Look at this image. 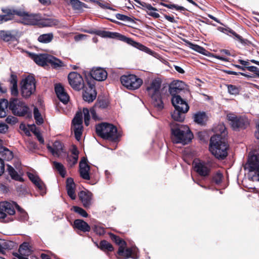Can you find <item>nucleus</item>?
Instances as JSON below:
<instances>
[{"label": "nucleus", "mask_w": 259, "mask_h": 259, "mask_svg": "<svg viewBox=\"0 0 259 259\" xmlns=\"http://www.w3.org/2000/svg\"><path fill=\"white\" fill-rule=\"evenodd\" d=\"M170 129L171 140L174 143L185 145L190 142L193 137L187 125L172 122L170 123Z\"/></svg>", "instance_id": "1"}, {"label": "nucleus", "mask_w": 259, "mask_h": 259, "mask_svg": "<svg viewBox=\"0 0 259 259\" xmlns=\"http://www.w3.org/2000/svg\"><path fill=\"white\" fill-rule=\"evenodd\" d=\"M161 84L160 79L157 78L152 79L147 84L146 87L148 95L152 99L153 105L158 110H161L163 108L161 99Z\"/></svg>", "instance_id": "2"}, {"label": "nucleus", "mask_w": 259, "mask_h": 259, "mask_svg": "<svg viewBox=\"0 0 259 259\" xmlns=\"http://www.w3.org/2000/svg\"><path fill=\"white\" fill-rule=\"evenodd\" d=\"M228 145L224 138L212 136L210 140L209 150L218 159H224L228 155Z\"/></svg>", "instance_id": "3"}, {"label": "nucleus", "mask_w": 259, "mask_h": 259, "mask_svg": "<svg viewBox=\"0 0 259 259\" xmlns=\"http://www.w3.org/2000/svg\"><path fill=\"white\" fill-rule=\"evenodd\" d=\"M244 167L249 172V176L252 181L259 182V154L258 153H249L247 162Z\"/></svg>", "instance_id": "4"}, {"label": "nucleus", "mask_w": 259, "mask_h": 259, "mask_svg": "<svg viewBox=\"0 0 259 259\" xmlns=\"http://www.w3.org/2000/svg\"><path fill=\"white\" fill-rule=\"evenodd\" d=\"M109 235L112 240L119 245L118 251V254L119 256H122L124 258L132 257L134 259H137L138 258L137 255L138 250L137 248H127L125 250L126 243L124 240L111 233H109Z\"/></svg>", "instance_id": "5"}, {"label": "nucleus", "mask_w": 259, "mask_h": 259, "mask_svg": "<svg viewBox=\"0 0 259 259\" xmlns=\"http://www.w3.org/2000/svg\"><path fill=\"white\" fill-rule=\"evenodd\" d=\"M9 109L14 115L19 116H23L30 113L29 109L26 104L16 98H12L10 99Z\"/></svg>", "instance_id": "6"}, {"label": "nucleus", "mask_w": 259, "mask_h": 259, "mask_svg": "<svg viewBox=\"0 0 259 259\" xmlns=\"http://www.w3.org/2000/svg\"><path fill=\"white\" fill-rule=\"evenodd\" d=\"M96 133L104 139H116L117 138L116 127L112 124L102 123L96 126Z\"/></svg>", "instance_id": "7"}, {"label": "nucleus", "mask_w": 259, "mask_h": 259, "mask_svg": "<svg viewBox=\"0 0 259 259\" xmlns=\"http://www.w3.org/2000/svg\"><path fill=\"white\" fill-rule=\"evenodd\" d=\"M12 11L13 17L15 15L21 17V22L25 25H36L41 19V16L38 14H29L21 10L12 9Z\"/></svg>", "instance_id": "8"}, {"label": "nucleus", "mask_w": 259, "mask_h": 259, "mask_svg": "<svg viewBox=\"0 0 259 259\" xmlns=\"http://www.w3.org/2000/svg\"><path fill=\"white\" fill-rule=\"evenodd\" d=\"M35 91V79L32 76H28L21 82V93L23 97H29Z\"/></svg>", "instance_id": "9"}, {"label": "nucleus", "mask_w": 259, "mask_h": 259, "mask_svg": "<svg viewBox=\"0 0 259 259\" xmlns=\"http://www.w3.org/2000/svg\"><path fill=\"white\" fill-rule=\"evenodd\" d=\"M227 118L230 125L234 130L244 128L249 123L245 117L237 116L234 113H228L227 115Z\"/></svg>", "instance_id": "10"}, {"label": "nucleus", "mask_w": 259, "mask_h": 259, "mask_svg": "<svg viewBox=\"0 0 259 259\" xmlns=\"http://www.w3.org/2000/svg\"><path fill=\"white\" fill-rule=\"evenodd\" d=\"M120 81L122 84L129 90L137 89L143 83V80L134 74L122 75Z\"/></svg>", "instance_id": "11"}, {"label": "nucleus", "mask_w": 259, "mask_h": 259, "mask_svg": "<svg viewBox=\"0 0 259 259\" xmlns=\"http://www.w3.org/2000/svg\"><path fill=\"white\" fill-rule=\"evenodd\" d=\"M72 129L75 135V139L79 141L82 136L83 131L82 113L78 111L72 121Z\"/></svg>", "instance_id": "12"}, {"label": "nucleus", "mask_w": 259, "mask_h": 259, "mask_svg": "<svg viewBox=\"0 0 259 259\" xmlns=\"http://www.w3.org/2000/svg\"><path fill=\"white\" fill-rule=\"evenodd\" d=\"M194 168L199 176L206 177L209 176L210 171V164L204 161L196 160L193 163Z\"/></svg>", "instance_id": "13"}, {"label": "nucleus", "mask_w": 259, "mask_h": 259, "mask_svg": "<svg viewBox=\"0 0 259 259\" xmlns=\"http://www.w3.org/2000/svg\"><path fill=\"white\" fill-rule=\"evenodd\" d=\"M15 202L7 201L0 203V219H4L7 214L13 215L15 213Z\"/></svg>", "instance_id": "14"}, {"label": "nucleus", "mask_w": 259, "mask_h": 259, "mask_svg": "<svg viewBox=\"0 0 259 259\" xmlns=\"http://www.w3.org/2000/svg\"><path fill=\"white\" fill-rule=\"evenodd\" d=\"M68 79L70 85L74 89L79 90L83 87V80L79 74L75 72H71L68 76Z\"/></svg>", "instance_id": "15"}, {"label": "nucleus", "mask_w": 259, "mask_h": 259, "mask_svg": "<svg viewBox=\"0 0 259 259\" xmlns=\"http://www.w3.org/2000/svg\"><path fill=\"white\" fill-rule=\"evenodd\" d=\"M171 102L175 109H180L185 112L188 111L189 109L188 104L179 95L173 96L171 98Z\"/></svg>", "instance_id": "16"}, {"label": "nucleus", "mask_w": 259, "mask_h": 259, "mask_svg": "<svg viewBox=\"0 0 259 259\" xmlns=\"http://www.w3.org/2000/svg\"><path fill=\"white\" fill-rule=\"evenodd\" d=\"M119 38L122 41L126 42L127 44L134 47L135 48H137L141 51L145 52L149 54L152 53V51L150 49L140 43L135 41L130 38L127 37L124 35H120Z\"/></svg>", "instance_id": "17"}, {"label": "nucleus", "mask_w": 259, "mask_h": 259, "mask_svg": "<svg viewBox=\"0 0 259 259\" xmlns=\"http://www.w3.org/2000/svg\"><path fill=\"white\" fill-rule=\"evenodd\" d=\"M87 159L82 158L79 162V172L82 178L84 180H90V176L89 171L90 170V166L87 164Z\"/></svg>", "instance_id": "18"}, {"label": "nucleus", "mask_w": 259, "mask_h": 259, "mask_svg": "<svg viewBox=\"0 0 259 259\" xmlns=\"http://www.w3.org/2000/svg\"><path fill=\"white\" fill-rule=\"evenodd\" d=\"M97 93L94 85L89 84V87L86 88L83 94V98L85 101L89 103L93 102L96 98Z\"/></svg>", "instance_id": "19"}, {"label": "nucleus", "mask_w": 259, "mask_h": 259, "mask_svg": "<svg viewBox=\"0 0 259 259\" xmlns=\"http://www.w3.org/2000/svg\"><path fill=\"white\" fill-rule=\"evenodd\" d=\"M91 75L96 80L103 81L106 79L107 73L103 68L98 67L92 70Z\"/></svg>", "instance_id": "20"}, {"label": "nucleus", "mask_w": 259, "mask_h": 259, "mask_svg": "<svg viewBox=\"0 0 259 259\" xmlns=\"http://www.w3.org/2000/svg\"><path fill=\"white\" fill-rule=\"evenodd\" d=\"M30 57L38 65L45 66L48 64L49 62V56L50 55L47 54H30Z\"/></svg>", "instance_id": "21"}, {"label": "nucleus", "mask_w": 259, "mask_h": 259, "mask_svg": "<svg viewBox=\"0 0 259 259\" xmlns=\"http://www.w3.org/2000/svg\"><path fill=\"white\" fill-rule=\"evenodd\" d=\"M107 107V103L104 100L98 101L94 106L90 110L91 113L92 115L93 118L95 120H98L99 118L96 115V112H98L100 109H103Z\"/></svg>", "instance_id": "22"}, {"label": "nucleus", "mask_w": 259, "mask_h": 259, "mask_svg": "<svg viewBox=\"0 0 259 259\" xmlns=\"http://www.w3.org/2000/svg\"><path fill=\"white\" fill-rule=\"evenodd\" d=\"M55 92L59 99L64 104H66L69 101V96L64 91L63 87L60 84H56L55 88Z\"/></svg>", "instance_id": "23"}, {"label": "nucleus", "mask_w": 259, "mask_h": 259, "mask_svg": "<svg viewBox=\"0 0 259 259\" xmlns=\"http://www.w3.org/2000/svg\"><path fill=\"white\" fill-rule=\"evenodd\" d=\"M78 196L83 206L89 207L91 204L92 194L89 191H81L78 194Z\"/></svg>", "instance_id": "24"}, {"label": "nucleus", "mask_w": 259, "mask_h": 259, "mask_svg": "<svg viewBox=\"0 0 259 259\" xmlns=\"http://www.w3.org/2000/svg\"><path fill=\"white\" fill-rule=\"evenodd\" d=\"M185 84L183 81L176 80L173 81L169 87L170 94L173 96H177L184 89Z\"/></svg>", "instance_id": "25"}, {"label": "nucleus", "mask_w": 259, "mask_h": 259, "mask_svg": "<svg viewBox=\"0 0 259 259\" xmlns=\"http://www.w3.org/2000/svg\"><path fill=\"white\" fill-rule=\"evenodd\" d=\"M75 185L73 180L71 178H68L66 180V190L68 196L72 199L76 198V194L75 193Z\"/></svg>", "instance_id": "26"}, {"label": "nucleus", "mask_w": 259, "mask_h": 259, "mask_svg": "<svg viewBox=\"0 0 259 259\" xmlns=\"http://www.w3.org/2000/svg\"><path fill=\"white\" fill-rule=\"evenodd\" d=\"M48 149L52 154L57 157H59L62 151L63 147L61 143L59 141H55L53 146L48 145L47 146Z\"/></svg>", "instance_id": "27"}, {"label": "nucleus", "mask_w": 259, "mask_h": 259, "mask_svg": "<svg viewBox=\"0 0 259 259\" xmlns=\"http://www.w3.org/2000/svg\"><path fill=\"white\" fill-rule=\"evenodd\" d=\"M213 131L215 133V135L213 136H217L221 139H225V137L227 134L226 128L223 123H220L214 127Z\"/></svg>", "instance_id": "28"}, {"label": "nucleus", "mask_w": 259, "mask_h": 259, "mask_svg": "<svg viewBox=\"0 0 259 259\" xmlns=\"http://www.w3.org/2000/svg\"><path fill=\"white\" fill-rule=\"evenodd\" d=\"M74 227L83 232H89L90 227L84 221L82 220L77 219L74 222Z\"/></svg>", "instance_id": "29"}, {"label": "nucleus", "mask_w": 259, "mask_h": 259, "mask_svg": "<svg viewBox=\"0 0 259 259\" xmlns=\"http://www.w3.org/2000/svg\"><path fill=\"white\" fill-rule=\"evenodd\" d=\"M187 112L181 111L180 109H175L171 113V118L175 121L182 122L185 118V114Z\"/></svg>", "instance_id": "30"}, {"label": "nucleus", "mask_w": 259, "mask_h": 259, "mask_svg": "<svg viewBox=\"0 0 259 259\" xmlns=\"http://www.w3.org/2000/svg\"><path fill=\"white\" fill-rule=\"evenodd\" d=\"M9 108V102L7 99L0 100V118H3L7 115V110Z\"/></svg>", "instance_id": "31"}, {"label": "nucleus", "mask_w": 259, "mask_h": 259, "mask_svg": "<svg viewBox=\"0 0 259 259\" xmlns=\"http://www.w3.org/2000/svg\"><path fill=\"white\" fill-rule=\"evenodd\" d=\"M17 209V218L18 220L21 221H26L28 220V216L27 213L22 208H21L16 203H15V209Z\"/></svg>", "instance_id": "32"}, {"label": "nucleus", "mask_w": 259, "mask_h": 259, "mask_svg": "<svg viewBox=\"0 0 259 259\" xmlns=\"http://www.w3.org/2000/svg\"><path fill=\"white\" fill-rule=\"evenodd\" d=\"M49 58L48 63L51 64V65L55 68L65 66L64 63L62 61L52 55H50Z\"/></svg>", "instance_id": "33"}, {"label": "nucleus", "mask_w": 259, "mask_h": 259, "mask_svg": "<svg viewBox=\"0 0 259 259\" xmlns=\"http://www.w3.org/2000/svg\"><path fill=\"white\" fill-rule=\"evenodd\" d=\"M2 11L5 14L0 15V24L3 22H6L13 19L12 9H3Z\"/></svg>", "instance_id": "34"}, {"label": "nucleus", "mask_w": 259, "mask_h": 259, "mask_svg": "<svg viewBox=\"0 0 259 259\" xmlns=\"http://www.w3.org/2000/svg\"><path fill=\"white\" fill-rule=\"evenodd\" d=\"M31 251L29 244L28 242H24L20 246L19 249V255L28 256L30 254Z\"/></svg>", "instance_id": "35"}, {"label": "nucleus", "mask_w": 259, "mask_h": 259, "mask_svg": "<svg viewBox=\"0 0 259 259\" xmlns=\"http://www.w3.org/2000/svg\"><path fill=\"white\" fill-rule=\"evenodd\" d=\"M53 168L57 170L62 177H64L66 175V170L63 165L57 161H53Z\"/></svg>", "instance_id": "36"}, {"label": "nucleus", "mask_w": 259, "mask_h": 259, "mask_svg": "<svg viewBox=\"0 0 259 259\" xmlns=\"http://www.w3.org/2000/svg\"><path fill=\"white\" fill-rule=\"evenodd\" d=\"M7 170L9 174L13 179L17 181H21V177L19 175L15 169L10 165H7Z\"/></svg>", "instance_id": "37"}, {"label": "nucleus", "mask_w": 259, "mask_h": 259, "mask_svg": "<svg viewBox=\"0 0 259 259\" xmlns=\"http://www.w3.org/2000/svg\"><path fill=\"white\" fill-rule=\"evenodd\" d=\"M54 37L52 33H49L40 35L38 37V40L42 43H49L52 41Z\"/></svg>", "instance_id": "38"}, {"label": "nucleus", "mask_w": 259, "mask_h": 259, "mask_svg": "<svg viewBox=\"0 0 259 259\" xmlns=\"http://www.w3.org/2000/svg\"><path fill=\"white\" fill-rule=\"evenodd\" d=\"M194 121L198 124H202L206 120V114L204 112H198L194 115Z\"/></svg>", "instance_id": "39"}, {"label": "nucleus", "mask_w": 259, "mask_h": 259, "mask_svg": "<svg viewBox=\"0 0 259 259\" xmlns=\"http://www.w3.org/2000/svg\"><path fill=\"white\" fill-rule=\"evenodd\" d=\"M99 247L102 250L111 251L113 250V247L112 245L106 240L101 241Z\"/></svg>", "instance_id": "40"}, {"label": "nucleus", "mask_w": 259, "mask_h": 259, "mask_svg": "<svg viewBox=\"0 0 259 259\" xmlns=\"http://www.w3.org/2000/svg\"><path fill=\"white\" fill-rule=\"evenodd\" d=\"M33 114L35 122L37 124H41L44 122V119L41 115V114L39 112L37 108L35 107L34 108Z\"/></svg>", "instance_id": "41"}, {"label": "nucleus", "mask_w": 259, "mask_h": 259, "mask_svg": "<svg viewBox=\"0 0 259 259\" xmlns=\"http://www.w3.org/2000/svg\"><path fill=\"white\" fill-rule=\"evenodd\" d=\"M0 38L5 41H9L13 38V36L9 31L0 30Z\"/></svg>", "instance_id": "42"}, {"label": "nucleus", "mask_w": 259, "mask_h": 259, "mask_svg": "<svg viewBox=\"0 0 259 259\" xmlns=\"http://www.w3.org/2000/svg\"><path fill=\"white\" fill-rule=\"evenodd\" d=\"M187 44L188 45V46L190 48H191V49L199 53H201L202 54H205V52L206 51L202 47L198 46V45H195V44H193L190 42H187Z\"/></svg>", "instance_id": "43"}, {"label": "nucleus", "mask_w": 259, "mask_h": 259, "mask_svg": "<svg viewBox=\"0 0 259 259\" xmlns=\"http://www.w3.org/2000/svg\"><path fill=\"white\" fill-rule=\"evenodd\" d=\"M97 34L103 37L114 38L118 34L117 33L111 32L106 31H101L97 33Z\"/></svg>", "instance_id": "44"}, {"label": "nucleus", "mask_w": 259, "mask_h": 259, "mask_svg": "<svg viewBox=\"0 0 259 259\" xmlns=\"http://www.w3.org/2000/svg\"><path fill=\"white\" fill-rule=\"evenodd\" d=\"M70 3L74 9L80 10L84 5L79 0H69Z\"/></svg>", "instance_id": "45"}, {"label": "nucleus", "mask_w": 259, "mask_h": 259, "mask_svg": "<svg viewBox=\"0 0 259 259\" xmlns=\"http://www.w3.org/2000/svg\"><path fill=\"white\" fill-rule=\"evenodd\" d=\"M34 185L38 188L42 195L46 194L45 185L40 179Z\"/></svg>", "instance_id": "46"}, {"label": "nucleus", "mask_w": 259, "mask_h": 259, "mask_svg": "<svg viewBox=\"0 0 259 259\" xmlns=\"http://www.w3.org/2000/svg\"><path fill=\"white\" fill-rule=\"evenodd\" d=\"M82 112L84 115V124L86 126H88L90 123V111L88 108H84Z\"/></svg>", "instance_id": "47"}, {"label": "nucleus", "mask_w": 259, "mask_h": 259, "mask_svg": "<svg viewBox=\"0 0 259 259\" xmlns=\"http://www.w3.org/2000/svg\"><path fill=\"white\" fill-rule=\"evenodd\" d=\"M78 156L70 155L67 157V162L70 167L75 165L78 160Z\"/></svg>", "instance_id": "48"}, {"label": "nucleus", "mask_w": 259, "mask_h": 259, "mask_svg": "<svg viewBox=\"0 0 259 259\" xmlns=\"http://www.w3.org/2000/svg\"><path fill=\"white\" fill-rule=\"evenodd\" d=\"M2 157L6 160H10L13 158V154L11 151L7 148Z\"/></svg>", "instance_id": "49"}, {"label": "nucleus", "mask_w": 259, "mask_h": 259, "mask_svg": "<svg viewBox=\"0 0 259 259\" xmlns=\"http://www.w3.org/2000/svg\"><path fill=\"white\" fill-rule=\"evenodd\" d=\"M228 92L232 95H237L239 93V89L235 85L229 84L228 85Z\"/></svg>", "instance_id": "50"}, {"label": "nucleus", "mask_w": 259, "mask_h": 259, "mask_svg": "<svg viewBox=\"0 0 259 259\" xmlns=\"http://www.w3.org/2000/svg\"><path fill=\"white\" fill-rule=\"evenodd\" d=\"M223 176L220 171L217 172L213 177V181L217 184H220L223 179Z\"/></svg>", "instance_id": "51"}, {"label": "nucleus", "mask_w": 259, "mask_h": 259, "mask_svg": "<svg viewBox=\"0 0 259 259\" xmlns=\"http://www.w3.org/2000/svg\"><path fill=\"white\" fill-rule=\"evenodd\" d=\"M161 5L167 8L173 9H175L177 10L184 11L185 8L182 6H179L174 4H165L164 3H161Z\"/></svg>", "instance_id": "52"}, {"label": "nucleus", "mask_w": 259, "mask_h": 259, "mask_svg": "<svg viewBox=\"0 0 259 259\" xmlns=\"http://www.w3.org/2000/svg\"><path fill=\"white\" fill-rule=\"evenodd\" d=\"M72 209L76 212L79 213L83 217H87L88 214L87 212L82 208L78 206H73Z\"/></svg>", "instance_id": "53"}, {"label": "nucleus", "mask_w": 259, "mask_h": 259, "mask_svg": "<svg viewBox=\"0 0 259 259\" xmlns=\"http://www.w3.org/2000/svg\"><path fill=\"white\" fill-rule=\"evenodd\" d=\"M94 231L100 235H103L105 233L104 228L99 226H95L94 228Z\"/></svg>", "instance_id": "54"}, {"label": "nucleus", "mask_w": 259, "mask_h": 259, "mask_svg": "<svg viewBox=\"0 0 259 259\" xmlns=\"http://www.w3.org/2000/svg\"><path fill=\"white\" fill-rule=\"evenodd\" d=\"M116 18L118 20H120L124 21H131V18L127 16L120 14H117L116 15Z\"/></svg>", "instance_id": "55"}, {"label": "nucleus", "mask_w": 259, "mask_h": 259, "mask_svg": "<svg viewBox=\"0 0 259 259\" xmlns=\"http://www.w3.org/2000/svg\"><path fill=\"white\" fill-rule=\"evenodd\" d=\"M246 68L248 71L255 73L259 77V69L256 67L253 66H246Z\"/></svg>", "instance_id": "56"}, {"label": "nucleus", "mask_w": 259, "mask_h": 259, "mask_svg": "<svg viewBox=\"0 0 259 259\" xmlns=\"http://www.w3.org/2000/svg\"><path fill=\"white\" fill-rule=\"evenodd\" d=\"M6 121L8 123L13 124L17 122V119L14 116H9L6 118Z\"/></svg>", "instance_id": "57"}, {"label": "nucleus", "mask_w": 259, "mask_h": 259, "mask_svg": "<svg viewBox=\"0 0 259 259\" xmlns=\"http://www.w3.org/2000/svg\"><path fill=\"white\" fill-rule=\"evenodd\" d=\"M28 177L31 182L34 184L40 178L37 176L31 173H28Z\"/></svg>", "instance_id": "58"}, {"label": "nucleus", "mask_w": 259, "mask_h": 259, "mask_svg": "<svg viewBox=\"0 0 259 259\" xmlns=\"http://www.w3.org/2000/svg\"><path fill=\"white\" fill-rule=\"evenodd\" d=\"M10 82L12 86L17 85V76L13 74L11 75Z\"/></svg>", "instance_id": "59"}, {"label": "nucleus", "mask_w": 259, "mask_h": 259, "mask_svg": "<svg viewBox=\"0 0 259 259\" xmlns=\"http://www.w3.org/2000/svg\"><path fill=\"white\" fill-rule=\"evenodd\" d=\"M8 129V126L7 124L1 123H0V133L5 134L7 132Z\"/></svg>", "instance_id": "60"}, {"label": "nucleus", "mask_w": 259, "mask_h": 259, "mask_svg": "<svg viewBox=\"0 0 259 259\" xmlns=\"http://www.w3.org/2000/svg\"><path fill=\"white\" fill-rule=\"evenodd\" d=\"M11 92L12 95L17 96L18 94L17 85L12 86L11 88Z\"/></svg>", "instance_id": "61"}, {"label": "nucleus", "mask_w": 259, "mask_h": 259, "mask_svg": "<svg viewBox=\"0 0 259 259\" xmlns=\"http://www.w3.org/2000/svg\"><path fill=\"white\" fill-rule=\"evenodd\" d=\"M34 134L36 136V138L38 141L40 142V143L43 144L44 142V140L41 135L39 134V132L34 131Z\"/></svg>", "instance_id": "62"}, {"label": "nucleus", "mask_w": 259, "mask_h": 259, "mask_svg": "<svg viewBox=\"0 0 259 259\" xmlns=\"http://www.w3.org/2000/svg\"><path fill=\"white\" fill-rule=\"evenodd\" d=\"M156 11L157 10H151L150 12H147V13L149 15L155 18H158L160 17V15L158 13L156 12Z\"/></svg>", "instance_id": "63"}, {"label": "nucleus", "mask_w": 259, "mask_h": 259, "mask_svg": "<svg viewBox=\"0 0 259 259\" xmlns=\"http://www.w3.org/2000/svg\"><path fill=\"white\" fill-rule=\"evenodd\" d=\"M255 128L254 136L257 139L259 140V120L256 122Z\"/></svg>", "instance_id": "64"}]
</instances>
